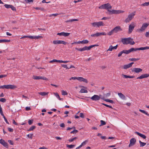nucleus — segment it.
Returning <instances> with one entry per match:
<instances>
[{
  "label": "nucleus",
  "mask_w": 149,
  "mask_h": 149,
  "mask_svg": "<svg viewBox=\"0 0 149 149\" xmlns=\"http://www.w3.org/2000/svg\"><path fill=\"white\" fill-rule=\"evenodd\" d=\"M0 41H1V43L7 42H10V40H6V39H3V40H1Z\"/></svg>",
  "instance_id": "obj_30"
},
{
  "label": "nucleus",
  "mask_w": 149,
  "mask_h": 149,
  "mask_svg": "<svg viewBox=\"0 0 149 149\" xmlns=\"http://www.w3.org/2000/svg\"><path fill=\"white\" fill-rule=\"evenodd\" d=\"M98 96H100V99H101L104 101L105 99L104 98V97L102 96L101 95H98Z\"/></svg>",
  "instance_id": "obj_54"
},
{
  "label": "nucleus",
  "mask_w": 149,
  "mask_h": 149,
  "mask_svg": "<svg viewBox=\"0 0 149 149\" xmlns=\"http://www.w3.org/2000/svg\"><path fill=\"white\" fill-rule=\"evenodd\" d=\"M136 24L134 22H131V24L129 25L128 29V33H131L133 30L134 28L136 26Z\"/></svg>",
  "instance_id": "obj_5"
},
{
  "label": "nucleus",
  "mask_w": 149,
  "mask_h": 149,
  "mask_svg": "<svg viewBox=\"0 0 149 149\" xmlns=\"http://www.w3.org/2000/svg\"><path fill=\"white\" fill-rule=\"evenodd\" d=\"M135 133L136 134L138 135L142 138L143 139H146V136L145 135L142 134L138 132H135Z\"/></svg>",
  "instance_id": "obj_26"
},
{
  "label": "nucleus",
  "mask_w": 149,
  "mask_h": 149,
  "mask_svg": "<svg viewBox=\"0 0 149 149\" xmlns=\"http://www.w3.org/2000/svg\"><path fill=\"white\" fill-rule=\"evenodd\" d=\"M36 127L35 126H33L31 127L28 130V131H31L33 130H34L35 129Z\"/></svg>",
  "instance_id": "obj_37"
},
{
  "label": "nucleus",
  "mask_w": 149,
  "mask_h": 149,
  "mask_svg": "<svg viewBox=\"0 0 149 149\" xmlns=\"http://www.w3.org/2000/svg\"><path fill=\"white\" fill-rule=\"evenodd\" d=\"M100 123H101V124L99 125L100 126H101L103 125H104L106 124V122L104 121L103 120H101Z\"/></svg>",
  "instance_id": "obj_40"
},
{
  "label": "nucleus",
  "mask_w": 149,
  "mask_h": 149,
  "mask_svg": "<svg viewBox=\"0 0 149 149\" xmlns=\"http://www.w3.org/2000/svg\"><path fill=\"white\" fill-rule=\"evenodd\" d=\"M61 66H62V67L64 68H66V69H69V68H68L67 67V65H66L62 64L61 65Z\"/></svg>",
  "instance_id": "obj_56"
},
{
  "label": "nucleus",
  "mask_w": 149,
  "mask_h": 149,
  "mask_svg": "<svg viewBox=\"0 0 149 149\" xmlns=\"http://www.w3.org/2000/svg\"><path fill=\"white\" fill-rule=\"evenodd\" d=\"M48 93H46L45 92H41L38 93V94H40V95L42 96H44L46 95H47Z\"/></svg>",
  "instance_id": "obj_29"
},
{
  "label": "nucleus",
  "mask_w": 149,
  "mask_h": 149,
  "mask_svg": "<svg viewBox=\"0 0 149 149\" xmlns=\"http://www.w3.org/2000/svg\"><path fill=\"white\" fill-rule=\"evenodd\" d=\"M62 94L63 95H68V93L66 91L63 90L62 91Z\"/></svg>",
  "instance_id": "obj_46"
},
{
  "label": "nucleus",
  "mask_w": 149,
  "mask_h": 149,
  "mask_svg": "<svg viewBox=\"0 0 149 149\" xmlns=\"http://www.w3.org/2000/svg\"><path fill=\"white\" fill-rule=\"evenodd\" d=\"M0 143L3 145L4 146L8 148V145L7 142H5L4 140L1 139L0 140Z\"/></svg>",
  "instance_id": "obj_15"
},
{
  "label": "nucleus",
  "mask_w": 149,
  "mask_h": 149,
  "mask_svg": "<svg viewBox=\"0 0 149 149\" xmlns=\"http://www.w3.org/2000/svg\"><path fill=\"white\" fill-rule=\"evenodd\" d=\"M33 134H28L27 135V137L30 139H32L33 137Z\"/></svg>",
  "instance_id": "obj_57"
},
{
  "label": "nucleus",
  "mask_w": 149,
  "mask_h": 149,
  "mask_svg": "<svg viewBox=\"0 0 149 149\" xmlns=\"http://www.w3.org/2000/svg\"><path fill=\"white\" fill-rule=\"evenodd\" d=\"M108 11L109 12L110 14H118V10H108Z\"/></svg>",
  "instance_id": "obj_27"
},
{
  "label": "nucleus",
  "mask_w": 149,
  "mask_h": 149,
  "mask_svg": "<svg viewBox=\"0 0 149 149\" xmlns=\"http://www.w3.org/2000/svg\"><path fill=\"white\" fill-rule=\"evenodd\" d=\"M8 142L10 144L12 145H14V143L13 141L11 140H8Z\"/></svg>",
  "instance_id": "obj_59"
},
{
  "label": "nucleus",
  "mask_w": 149,
  "mask_h": 149,
  "mask_svg": "<svg viewBox=\"0 0 149 149\" xmlns=\"http://www.w3.org/2000/svg\"><path fill=\"white\" fill-rule=\"evenodd\" d=\"M75 49L79 51H83L85 50L84 47L82 48H75Z\"/></svg>",
  "instance_id": "obj_31"
},
{
  "label": "nucleus",
  "mask_w": 149,
  "mask_h": 149,
  "mask_svg": "<svg viewBox=\"0 0 149 149\" xmlns=\"http://www.w3.org/2000/svg\"><path fill=\"white\" fill-rule=\"evenodd\" d=\"M149 5V2H145L141 4V6H146Z\"/></svg>",
  "instance_id": "obj_42"
},
{
  "label": "nucleus",
  "mask_w": 149,
  "mask_h": 149,
  "mask_svg": "<svg viewBox=\"0 0 149 149\" xmlns=\"http://www.w3.org/2000/svg\"><path fill=\"white\" fill-rule=\"evenodd\" d=\"M53 43L55 45H57L59 44H63L64 45H66L67 44V42L63 41L61 40H56L53 41Z\"/></svg>",
  "instance_id": "obj_9"
},
{
  "label": "nucleus",
  "mask_w": 149,
  "mask_h": 149,
  "mask_svg": "<svg viewBox=\"0 0 149 149\" xmlns=\"http://www.w3.org/2000/svg\"><path fill=\"white\" fill-rule=\"evenodd\" d=\"M111 8L112 6L109 3L103 4L99 7L100 9H106L108 11V10H109V9H111Z\"/></svg>",
  "instance_id": "obj_3"
},
{
  "label": "nucleus",
  "mask_w": 149,
  "mask_h": 149,
  "mask_svg": "<svg viewBox=\"0 0 149 149\" xmlns=\"http://www.w3.org/2000/svg\"><path fill=\"white\" fill-rule=\"evenodd\" d=\"M139 142L140 144V147L144 146L146 144V143L142 142L141 141H139Z\"/></svg>",
  "instance_id": "obj_34"
},
{
  "label": "nucleus",
  "mask_w": 149,
  "mask_h": 149,
  "mask_svg": "<svg viewBox=\"0 0 149 149\" xmlns=\"http://www.w3.org/2000/svg\"><path fill=\"white\" fill-rule=\"evenodd\" d=\"M149 76V74H144L141 75L140 76L137 77V79H142L144 78H147Z\"/></svg>",
  "instance_id": "obj_21"
},
{
  "label": "nucleus",
  "mask_w": 149,
  "mask_h": 149,
  "mask_svg": "<svg viewBox=\"0 0 149 149\" xmlns=\"http://www.w3.org/2000/svg\"><path fill=\"white\" fill-rule=\"evenodd\" d=\"M88 42V41L86 40H83L82 41H81V44H87Z\"/></svg>",
  "instance_id": "obj_36"
},
{
  "label": "nucleus",
  "mask_w": 149,
  "mask_h": 149,
  "mask_svg": "<svg viewBox=\"0 0 149 149\" xmlns=\"http://www.w3.org/2000/svg\"><path fill=\"white\" fill-rule=\"evenodd\" d=\"M139 111H140L141 112L145 114L146 115H147L148 116H149V114L147 112H146L145 111L140 109H139Z\"/></svg>",
  "instance_id": "obj_35"
},
{
  "label": "nucleus",
  "mask_w": 149,
  "mask_h": 149,
  "mask_svg": "<svg viewBox=\"0 0 149 149\" xmlns=\"http://www.w3.org/2000/svg\"><path fill=\"white\" fill-rule=\"evenodd\" d=\"M123 53L127 54V50L124 49L122 51L120 52L118 54V57H120Z\"/></svg>",
  "instance_id": "obj_25"
},
{
  "label": "nucleus",
  "mask_w": 149,
  "mask_h": 149,
  "mask_svg": "<svg viewBox=\"0 0 149 149\" xmlns=\"http://www.w3.org/2000/svg\"><path fill=\"white\" fill-rule=\"evenodd\" d=\"M77 139V137H74V138H73L69 139V140L68 141L69 142H72V141H73L74 140H75Z\"/></svg>",
  "instance_id": "obj_45"
},
{
  "label": "nucleus",
  "mask_w": 149,
  "mask_h": 149,
  "mask_svg": "<svg viewBox=\"0 0 149 149\" xmlns=\"http://www.w3.org/2000/svg\"><path fill=\"white\" fill-rule=\"evenodd\" d=\"M119 97L121 99L123 100H126V98L125 96L122 93H118Z\"/></svg>",
  "instance_id": "obj_24"
},
{
  "label": "nucleus",
  "mask_w": 149,
  "mask_h": 149,
  "mask_svg": "<svg viewBox=\"0 0 149 149\" xmlns=\"http://www.w3.org/2000/svg\"><path fill=\"white\" fill-rule=\"evenodd\" d=\"M145 36L147 37H149V31L146 32L145 33Z\"/></svg>",
  "instance_id": "obj_64"
},
{
  "label": "nucleus",
  "mask_w": 149,
  "mask_h": 149,
  "mask_svg": "<svg viewBox=\"0 0 149 149\" xmlns=\"http://www.w3.org/2000/svg\"><path fill=\"white\" fill-rule=\"evenodd\" d=\"M104 101L107 102H110V103H112V104L114 103V102L113 100H110L109 99H105Z\"/></svg>",
  "instance_id": "obj_39"
},
{
  "label": "nucleus",
  "mask_w": 149,
  "mask_h": 149,
  "mask_svg": "<svg viewBox=\"0 0 149 149\" xmlns=\"http://www.w3.org/2000/svg\"><path fill=\"white\" fill-rule=\"evenodd\" d=\"M114 33H116L119 31H121L122 29H121L120 26H117L113 29Z\"/></svg>",
  "instance_id": "obj_16"
},
{
  "label": "nucleus",
  "mask_w": 149,
  "mask_h": 149,
  "mask_svg": "<svg viewBox=\"0 0 149 149\" xmlns=\"http://www.w3.org/2000/svg\"><path fill=\"white\" fill-rule=\"evenodd\" d=\"M88 142V140H86L85 141L81 143V145L82 146L86 144V143Z\"/></svg>",
  "instance_id": "obj_47"
},
{
  "label": "nucleus",
  "mask_w": 149,
  "mask_h": 149,
  "mask_svg": "<svg viewBox=\"0 0 149 149\" xmlns=\"http://www.w3.org/2000/svg\"><path fill=\"white\" fill-rule=\"evenodd\" d=\"M136 13L135 11L131 13L128 15L127 18L125 20V22L126 23L129 22L134 18Z\"/></svg>",
  "instance_id": "obj_4"
},
{
  "label": "nucleus",
  "mask_w": 149,
  "mask_h": 149,
  "mask_svg": "<svg viewBox=\"0 0 149 149\" xmlns=\"http://www.w3.org/2000/svg\"><path fill=\"white\" fill-rule=\"evenodd\" d=\"M79 92L81 93H87L88 91L82 88L80 90Z\"/></svg>",
  "instance_id": "obj_33"
},
{
  "label": "nucleus",
  "mask_w": 149,
  "mask_h": 149,
  "mask_svg": "<svg viewBox=\"0 0 149 149\" xmlns=\"http://www.w3.org/2000/svg\"><path fill=\"white\" fill-rule=\"evenodd\" d=\"M122 76L125 78H130V76L129 75H125V74H122Z\"/></svg>",
  "instance_id": "obj_49"
},
{
  "label": "nucleus",
  "mask_w": 149,
  "mask_h": 149,
  "mask_svg": "<svg viewBox=\"0 0 149 149\" xmlns=\"http://www.w3.org/2000/svg\"><path fill=\"white\" fill-rule=\"evenodd\" d=\"M118 47V45H116V46L114 47L112 45H110L109 48L107 50V51H112L113 49H116Z\"/></svg>",
  "instance_id": "obj_17"
},
{
  "label": "nucleus",
  "mask_w": 149,
  "mask_h": 149,
  "mask_svg": "<svg viewBox=\"0 0 149 149\" xmlns=\"http://www.w3.org/2000/svg\"><path fill=\"white\" fill-rule=\"evenodd\" d=\"M78 132V131L76 130H74L70 132L71 134H76Z\"/></svg>",
  "instance_id": "obj_50"
},
{
  "label": "nucleus",
  "mask_w": 149,
  "mask_h": 149,
  "mask_svg": "<svg viewBox=\"0 0 149 149\" xmlns=\"http://www.w3.org/2000/svg\"><path fill=\"white\" fill-rule=\"evenodd\" d=\"M11 5L5 4L4 6L7 8H10Z\"/></svg>",
  "instance_id": "obj_53"
},
{
  "label": "nucleus",
  "mask_w": 149,
  "mask_h": 149,
  "mask_svg": "<svg viewBox=\"0 0 149 149\" xmlns=\"http://www.w3.org/2000/svg\"><path fill=\"white\" fill-rule=\"evenodd\" d=\"M136 142V140L135 139L133 138L131 139L130 141V143L129 145V147H130L133 146Z\"/></svg>",
  "instance_id": "obj_13"
},
{
  "label": "nucleus",
  "mask_w": 149,
  "mask_h": 149,
  "mask_svg": "<svg viewBox=\"0 0 149 149\" xmlns=\"http://www.w3.org/2000/svg\"><path fill=\"white\" fill-rule=\"evenodd\" d=\"M35 8L37 10H40L42 11L44 10V8H43L36 7Z\"/></svg>",
  "instance_id": "obj_51"
},
{
  "label": "nucleus",
  "mask_w": 149,
  "mask_h": 149,
  "mask_svg": "<svg viewBox=\"0 0 149 149\" xmlns=\"http://www.w3.org/2000/svg\"><path fill=\"white\" fill-rule=\"evenodd\" d=\"M98 46V45H91L88 47L85 46L84 47H85V50H90L91 48H93V47H94L97 46Z\"/></svg>",
  "instance_id": "obj_23"
},
{
  "label": "nucleus",
  "mask_w": 149,
  "mask_h": 149,
  "mask_svg": "<svg viewBox=\"0 0 149 149\" xmlns=\"http://www.w3.org/2000/svg\"><path fill=\"white\" fill-rule=\"evenodd\" d=\"M16 86L14 85H6V89H14L16 88Z\"/></svg>",
  "instance_id": "obj_22"
},
{
  "label": "nucleus",
  "mask_w": 149,
  "mask_h": 149,
  "mask_svg": "<svg viewBox=\"0 0 149 149\" xmlns=\"http://www.w3.org/2000/svg\"><path fill=\"white\" fill-rule=\"evenodd\" d=\"M142 69L139 68H134L132 70V72H134L136 73H139L142 71Z\"/></svg>",
  "instance_id": "obj_18"
},
{
  "label": "nucleus",
  "mask_w": 149,
  "mask_h": 149,
  "mask_svg": "<svg viewBox=\"0 0 149 149\" xmlns=\"http://www.w3.org/2000/svg\"><path fill=\"white\" fill-rule=\"evenodd\" d=\"M91 99L93 101H97L100 100V97L98 95H94L93 96L91 97Z\"/></svg>",
  "instance_id": "obj_12"
},
{
  "label": "nucleus",
  "mask_w": 149,
  "mask_h": 149,
  "mask_svg": "<svg viewBox=\"0 0 149 149\" xmlns=\"http://www.w3.org/2000/svg\"><path fill=\"white\" fill-rule=\"evenodd\" d=\"M33 78L34 79L38 80V79H43L45 80H48V79L44 77H42L40 76H36L35 75H33Z\"/></svg>",
  "instance_id": "obj_8"
},
{
  "label": "nucleus",
  "mask_w": 149,
  "mask_h": 149,
  "mask_svg": "<svg viewBox=\"0 0 149 149\" xmlns=\"http://www.w3.org/2000/svg\"><path fill=\"white\" fill-rule=\"evenodd\" d=\"M77 79V77H72L69 79V80H71L73 79V80H74L75 79Z\"/></svg>",
  "instance_id": "obj_63"
},
{
  "label": "nucleus",
  "mask_w": 149,
  "mask_h": 149,
  "mask_svg": "<svg viewBox=\"0 0 149 149\" xmlns=\"http://www.w3.org/2000/svg\"><path fill=\"white\" fill-rule=\"evenodd\" d=\"M70 33H65L64 32H62L61 33H57V35H58L63 36L65 37L68 36L70 35Z\"/></svg>",
  "instance_id": "obj_14"
},
{
  "label": "nucleus",
  "mask_w": 149,
  "mask_h": 149,
  "mask_svg": "<svg viewBox=\"0 0 149 149\" xmlns=\"http://www.w3.org/2000/svg\"><path fill=\"white\" fill-rule=\"evenodd\" d=\"M148 49H149V47H141L140 48H132L130 49H129L128 50H127V54H128L132 52L136 51L137 50H143Z\"/></svg>",
  "instance_id": "obj_2"
},
{
  "label": "nucleus",
  "mask_w": 149,
  "mask_h": 149,
  "mask_svg": "<svg viewBox=\"0 0 149 149\" xmlns=\"http://www.w3.org/2000/svg\"><path fill=\"white\" fill-rule=\"evenodd\" d=\"M59 15V14L58 13L52 14L49 15V17H52V16H54L56 17V16L57 15Z\"/></svg>",
  "instance_id": "obj_55"
},
{
  "label": "nucleus",
  "mask_w": 149,
  "mask_h": 149,
  "mask_svg": "<svg viewBox=\"0 0 149 149\" xmlns=\"http://www.w3.org/2000/svg\"><path fill=\"white\" fill-rule=\"evenodd\" d=\"M60 60H57L56 59H53V60L49 62L50 63H52L54 62H58L60 63Z\"/></svg>",
  "instance_id": "obj_32"
},
{
  "label": "nucleus",
  "mask_w": 149,
  "mask_h": 149,
  "mask_svg": "<svg viewBox=\"0 0 149 149\" xmlns=\"http://www.w3.org/2000/svg\"><path fill=\"white\" fill-rule=\"evenodd\" d=\"M149 25V24H148L146 23H144L143 24L140 29L137 30V31L138 32H143L144 31Z\"/></svg>",
  "instance_id": "obj_6"
},
{
  "label": "nucleus",
  "mask_w": 149,
  "mask_h": 149,
  "mask_svg": "<svg viewBox=\"0 0 149 149\" xmlns=\"http://www.w3.org/2000/svg\"><path fill=\"white\" fill-rule=\"evenodd\" d=\"M78 21L79 19H73L66 20L65 21V22L66 23H68L69 22H72L74 21Z\"/></svg>",
  "instance_id": "obj_28"
},
{
  "label": "nucleus",
  "mask_w": 149,
  "mask_h": 149,
  "mask_svg": "<svg viewBox=\"0 0 149 149\" xmlns=\"http://www.w3.org/2000/svg\"><path fill=\"white\" fill-rule=\"evenodd\" d=\"M111 95V93H107V94L104 95V96L106 97H109Z\"/></svg>",
  "instance_id": "obj_60"
},
{
  "label": "nucleus",
  "mask_w": 149,
  "mask_h": 149,
  "mask_svg": "<svg viewBox=\"0 0 149 149\" xmlns=\"http://www.w3.org/2000/svg\"><path fill=\"white\" fill-rule=\"evenodd\" d=\"M121 41L123 44L127 45L130 44L131 45H133L135 43L133 40V39L131 38H122Z\"/></svg>",
  "instance_id": "obj_1"
},
{
  "label": "nucleus",
  "mask_w": 149,
  "mask_h": 149,
  "mask_svg": "<svg viewBox=\"0 0 149 149\" xmlns=\"http://www.w3.org/2000/svg\"><path fill=\"white\" fill-rule=\"evenodd\" d=\"M139 60V58H130L129 59V60L130 61H138Z\"/></svg>",
  "instance_id": "obj_41"
},
{
  "label": "nucleus",
  "mask_w": 149,
  "mask_h": 149,
  "mask_svg": "<svg viewBox=\"0 0 149 149\" xmlns=\"http://www.w3.org/2000/svg\"><path fill=\"white\" fill-rule=\"evenodd\" d=\"M134 63V62H132L129 64L127 65H124L123 66V68L124 69H126L128 68L131 67L132 66V65Z\"/></svg>",
  "instance_id": "obj_19"
},
{
  "label": "nucleus",
  "mask_w": 149,
  "mask_h": 149,
  "mask_svg": "<svg viewBox=\"0 0 149 149\" xmlns=\"http://www.w3.org/2000/svg\"><path fill=\"white\" fill-rule=\"evenodd\" d=\"M6 101V100L4 98H1L0 99V101L3 102H4Z\"/></svg>",
  "instance_id": "obj_58"
},
{
  "label": "nucleus",
  "mask_w": 149,
  "mask_h": 149,
  "mask_svg": "<svg viewBox=\"0 0 149 149\" xmlns=\"http://www.w3.org/2000/svg\"><path fill=\"white\" fill-rule=\"evenodd\" d=\"M113 33H114V32L113 30L112 29L110 32H109L107 33V35L109 36H111L112 35Z\"/></svg>",
  "instance_id": "obj_48"
},
{
  "label": "nucleus",
  "mask_w": 149,
  "mask_h": 149,
  "mask_svg": "<svg viewBox=\"0 0 149 149\" xmlns=\"http://www.w3.org/2000/svg\"><path fill=\"white\" fill-rule=\"evenodd\" d=\"M106 33L104 32L101 33L97 32L96 33L91 34V36L94 37H98L100 36L101 35H106Z\"/></svg>",
  "instance_id": "obj_11"
},
{
  "label": "nucleus",
  "mask_w": 149,
  "mask_h": 149,
  "mask_svg": "<svg viewBox=\"0 0 149 149\" xmlns=\"http://www.w3.org/2000/svg\"><path fill=\"white\" fill-rule=\"evenodd\" d=\"M106 33L104 32L101 33L97 32L96 33L91 34V36L94 37H98L100 36L101 35H106Z\"/></svg>",
  "instance_id": "obj_10"
},
{
  "label": "nucleus",
  "mask_w": 149,
  "mask_h": 149,
  "mask_svg": "<svg viewBox=\"0 0 149 149\" xmlns=\"http://www.w3.org/2000/svg\"><path fill=\"white\" fill-rule=\"evenodd\" d=\"M10 8H11L13 10H16L15 8L12 5H11Z\"/></svg>",
  "instance_id": "obj_62"
},
{
  "label": "nucleus",
  "mask_w": 149,
  "mask_h": 149,
  "mask_svg": "<svg viewBox=\"0 0 149 149\" xmlns=\"http://www.w3.org/2000/svg\"><path fill=\"white\" fill-rule=\"evenodd\" d=\"M92 26L93 27H99L101 26H103L104 24L102 22H95L91 23Z\"/></svg>",
  "instance_id": "obj_7"
},
{
  "label": "nucleus",
  "mask_w": 149,
  "mask_h": 149,
  "mask_svg": "<svg viewBox=\"0 0 149 149\" xmlns=\"http://www.w3.org/2000/svg\"><path fill=\"white\" fill-rule=\"evenodd\" d=\"M75 146V145H68L67 144L66 145V146L68 148H72L74 147Z\"/></svg>",
  "instance_id": "obj_38"
},
{
  "label": "nucleus",
  "mask_w": 149,
  "mask_h": 149,
  "mask_svg": "<svg viewBox=\"0 0 149 149\" xmlns=\"http://www.w3.org/2000/svg\"><path fill=\"white\" fill-rule=\"evenodd\" d=\"M54 95L55 96L58 98L59 100H61V98L60 97V96L58 95V94L57 93H55Z\"/></svg>",
  "instance_id": "obj_44"
},
{
  "label": "nucleus",
  "mask_w": 149,
  "mask_h": 149,
  "mask_svg": "<svg viewBox=\"0 0 149 149\" xmlns=\"http://www.w3.org/2000/svg\"><path fill=\"white\" fill-rule=\"evenodd\" d=\"M34 39H38L40 38H42V37L41 36H34Z\"/></svg>",
  "instance_id": "obj_43"
},
{
  "label": "nucleus",
  "mask_w": 149,
  "mask_h": 149,
  "mask_svg": "<svg viewBox=\"0 0 149 149\" xmlns=\"http://www.w3.org/2000/svg\"><path fill=\"white\" fill-rule=\"evenodd\" d=\"M77 80H78L80 81H83L86 83H88V81L87 80L82 77H77Z\"/></svg>",
  "instance_id": "obj_20"
},
{
  "label": "nucleus",
  "mask_w": 149,
  "mask_h": 149,
  "mask_svg": "<svg viewBox=\"0 0 149 149\" xmlns=\"http://www.w3.org/2000/svg\"><path fill=\"white\" fill-rule=\"evenodd\" d=\"M102 105L107 107H109L110 108H111V109H112L113 108L112 107V106H110V105H107L106 104H104V103H102Z\"/></svg>",
  "instance_id": "obj_52"
},
{
  "label": "nucleus",
  "mask_w": 149,
  "mask_h": 149,
  "mask_svg": "<svg viewBox=\"0 0 149 149\" xmlns=\"http://www.w3.org/2000/svg\"><path fill=\"white\" fill-rule=\"evenodd\" d=\"M33 122V120H29L28 121V123L29 125H31Z\"/></svg>",
  "instance_id": "obj_61"
}]
</instances>
